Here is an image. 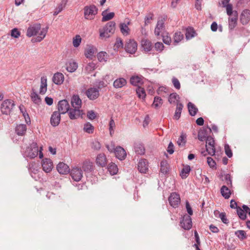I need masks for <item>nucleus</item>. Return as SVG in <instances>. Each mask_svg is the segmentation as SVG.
<instances>
[{"mask_svg":"<svg viewBox=\"0 0 250 250\" xmlns=\"http://www.w3.org/2000/svg\"><path fill=\"white\" fill-rule=\"evenodd\" d=\"M115 22L113 21H109L104 27L102 30H100V36L102 38H108L114 34L115 30Z\"/></svg>","mask_w":250,"mask_h":250,"instance_id":"obj_2","label":"nucleus"},{"mask_svg":"<svg viewBox=\"0 0 250 250\" xmlns=\"http://www.w3.org/2000/svg\"><path fill=\"white\" fill-rule=\"evenodd\" d=\"M82 42V38L79 35H76L73 39V45L75 47H78Z\"/></svg>","mask_w":250,"mask_h":250,"instance_id":"obj_53","label":"nucleus"},{"mask_svg":"<svg viewBox=\"0 0 250 250\" xmlns=\"http://www.w3.org/2000/svg\"><path fill=\"white\" fill-rule=\"evenodd\" d=\"M78 68V64L76 62H70L67 64L66 69L70 72H74Z\"/></svg>","mask_w":250,"mask_h":250,"instance_id":"obj_43","label":"nucleus"},{"mask_svg":"<svg viewBox=\"0 0 250 250\" xmlns=\"http://www.w3.org/2000/svg\"><path fill=\"white\" fill-rule=\"evenodd\" d=\"M21 32L18 28H15L11 31V36L13 38H18L20 36Z\"/></svg>","mask_w":250,"mask_h":250,"instance_id":"obj_58","label":"nucleus"},{"mask_svg":"<svg viewBox=\"0 0 250 250\" xmlns=\"http://www.w3.org/2000/svg\"><path fill=\"white\" fill-rule=\"evenodd\" d=\"M164 29V21L163 20H159L157 21L156 26L155 28L154 33L157 36L160 35V33Z\"/></svg>","mask_w":250,"mask_h":250,"instance_id":"obj_23","label":"nucleus"},{"mask_svg":"<svg viewBox=\"0 0 250 250\" xmlns=\"http://www.w3.org/2000/svg\"><path fill=\"white\" fill-rule=\"evenodd\" d=\"M125 50L129 54H134L137 49V43L134 40L126 41L125 46Z\"/></svg>","mask_w":250,"mask_h":250,"instance_id":"obj_5","label":"nucleus"},{"mask_svg":"<svg viewBox=\"0 0 250 250\" xmlns=\"http://www.w3.org/2000/svg\"><path fill=\"white\" fill-rule=\"evenodd\" d=\"M107 168L111 175L116 174L118 171L117 166L113 163H110L108 166Z\"/></svg>","mask_w":250,"mask_h":250,"instance_id":"obj_41","label":"nucleus"},{"mask_svg":"<svg viewBox=\"0 0 250 250\" xmlns=\"http://www.w3.org/2000/svg\"><path fill=\"white\" fill-rule=\"evenodd\" d=\"M42 150V146H39L36 142H33L26 147L23 154L25 157L30 159H34L39 155V158L42 159L43 157Z\"/></svg>","mask_w":250,"mask_h":250,"instance_id":"obj_1","label":"nucleus"},{"mask_svg":"<svg viewBox=\"0 0 250 250\" xmlns=\"http://www.w3.org/2000/svg\"><path fill=\"white\" fill-rule=\"evenodd\" d=\"M130 82L132 85L137 86L143 83V80L141 77L132 76L130 78Z\"/></svg>","mask_w":250,"mask_h":250,"instance_id":"obj_40","label":"nucleus"},{"mask_svg":"<svg viewBox=\"0 0 250 250\" xmlns=\"http://www.w3.org/2000/svg\"><path fill=\"white\" fill-rule=\"evenodd\" d=\"M115 127V123L114 120L111 118L109 121V129L110 131V135H112V133L114 132V129Z\"/></svg>","mask_w":250,"mask_h":250,"instance_id":"obj_59","label":"nucleus"},{"mask_svg":"<svg viewBox=\"0 0 250 250\" xmlns=\"http://www.w3.org/2000/svg\"><path fill=\"white\" fill-rule=\"evenodd\" d=\"M250 21V10H244L240 15V21L243 25L248 24Z\"/></svg>","mask_w":250,"mask_h":250,"instance_id":"obj_15","label":"nucleus"},{"mask_svg":"<svg viewBox=\"0 0 250 250\" xmlns=\"http://www.w3.org/2000/svg\"><path fill=\"white\" fill-rule=\"evenodd\" d=\"M235 235L241 240L245 239L247 238L246 232L243 230H238L235 232Z\"/></svg>","mask_w":250,"mask_h":250,"instance_id":"obj_50","label":"nucleus"},{"mask_svg":"<svg viewBox=\"0 0 250 250\" xmlns=\"http://www.w3.org/2000/svg\"><path fill=\"white\" fill-rule=\"evenodd\" d=\"M163 104L162 99L159 97H155L154 99L152 106L156 108L160 107Z\"/></svg>","mask_w":250,"mask_h":250,"instance_id":"obj_48","label":"nucleus"},{"mask_svg":"<svg viewBox=\"0 0 250 250\" xmlns=\"http://www.w3.org/2000/svg\"><path fill=\"white\" fill-rule=\"evenodd\" d=\"M179 96L176 93H173L169 95L168 97V102L170 104H177V103H179Z\"/></svg>","mask_w":250,"mask_h":250,"instance_id":"obj_39","label":"nucleus"},{"mask_svg":"<svg viewBox=\"0 0 250 250\" xmlns=\"http://www.w3.org/2000/svg\"><path fill=\"white\" fill-rule=\"evenodd\" d=\"M188 107L189 113L191 116H194L197 114L198 110L193 104L189 102L188 104Z\"/></svg>","mask_w":250,"mask_h":250,"instance_id":"obj_34","label":"nucleus"},{"mask_svg":"<svg viewBox=\"0 0 250 250\" xmlns=\"http://www.w3.org/2000/svg\"><path fill=\"white\" fill-rule=\"evenodd\" d=\"M185 35L187 40H190L195 36L196 32L192 27H189L186 29Z\"/></svg>","mask_w":250,"mask_h":250,"instance_id":"obj_36","label":"nucleus"},{"mask_svg":"<svg viewBox=\"0 0 250 250\" xmlns=\"http://www.w3.org/2000/svg\"><path fill=\"white\" fill-rule=\"evenodd\" d=\"M129 24V21L127 23H121L120 24L119 27L121 32L125 36H127L129 34L130 29L128 26Z\"/></svg>","mask_w":250,"mask_h":250,"instance_id":"obj_29","label":"nucleus"},{"mask_svg":"<svg viewBox=\"0 0 250 250\" xmlns=\"http://www.w3.org/2000/svg\"><path fill=\"white\" fill-rule=\"evenodd\" d=\"M148 162L146 159H141L138 164V169L143 173H146L148 169Z\"/></svg>","mask_w":250,"mask_h":250,"instance_id":"obj_18","label":"nucleus"},{"mask_svg":"<svg viewBox=\"0 0 250 250\" xmlns=\"http://www.w3.org/2000/svg\"><path fill=\"white\" fill-rule=\"evenodd\" d=\"M91 147L95 150H99L101 147V145L97 140H94L92 143Z\"/></svg>","mask_w":250,"mask_h":250,"instance_id":"obj_63","label":"nucleus"},{"mask_svg":"<svg viewBox=\"0 0 250 250\" xmlns=\"http://www.w3.org/2000/svg\"><path fill=\"white\" fill-rule=\"evenodd\" d=\"M15 106L14 102L12 100H4L1 104L0 110L2 114L8 115Z\"/></svg>","mask_w":250,"mask_h":250,"instance_id":"obj_4","label":"nucleus"},{"mask_svg":"<svg viewBox=\"0 0 250 250\" xmlns=\"http://www.w3.org/2000/svg\"><path fill=\"white\" fill-rule=\"evenodd\" d=\"M61 114L57 111L53 113L50 118V123L52 126H56L59 125L61 120Z\"/></svg>","mask_w":250,"mask_h":250,"instance_id":"obj_17","label":"nucleus"},{"mask_svg":"<svg viewBox=\"0 0 250 250\" xmlns=\"http://www.w3.org/2000/svg\"><path fill=\"white\" fill-rule=\"evenodd\" d=\"M161 172L164 174H166L168 171V164L166 161H162L161 162Z\"/></svg>","mask_w":250,"mask_h":250,"instance_id":"obj_46","label":"nucleus"},{"mask_svg":"<svg viewBox=\"0 0 250 250\" xmlns=\"http://www.w3.org/2000/svg\"><path fill=\"white\" fill-rule=\"evenodd\" d=\"M41 29L40 24H34L29 27L27 30L26 35L28 37H31L36 35Z\"/></svg>","mask_w":250,"mask_h":250,"instance_id":"obj_16","label":"nucleus"},{"mask_svg":"<svg viewBox=\"0 0 250 250\" xmlns=\"http://www.w3.org/2000/svg\"><path fill=\"white\" fill-rule=\"evenodd\" d=\"M224 147H225L226 154L227 155V156L229 158H231L232 156V153L231 150L230 148L229 147V145L226 144L225 145Z\"/></svg>","mask_w":250,"mask_h":250,"instance_id":"obj_62","label":"nucleus"},{"mask_svg":"<svg viewBox=\"0 0 250 250\" xmlns=\"http://www.w3.org/2000/svg\"><path fill=\"white\" fill-rule=\"evenodd\" d=\"M47 91V78L43 76L41 78V83L40 88V94H44Z\"/></svg>","mask_w":250,"mask_h":250,"instance_id":"obj_24","label":"nucleus"},{"mask_svg":"<svg viewBox=\"0 0 250 250\" xmlns=\"http://www.w3.org/2000/svg\"><path fill=\"white\" fill-rule=\"evenodd\" d=\"M142 47L144 51L148 52L152 49V43L149 41L144 39L142 41Z\"/></svg>","mask_w":250,"mask_h":250,"instance_id":"obj_25","label":"nucleus"},{"mask_svg":"<svg viewBox=\"0 0 250 250\" xmlns=\"http://www.w3.org/2000/svg\"><path fill=\"white\" fill-rule=\"evenodd\" d=\"M83 114V110L77 108H70L68 112L69 117L71 120H75L81 117Z\"/></svg>","mask_w":250,"mask_h":250,"instance_id":"obj_11","label":"nucleus"},{"mask_svg":"<svg viewBox=\"0 0 250 250\" xmlns=\"http://www.w3.org/2000/svg\"><path fill=\"white\" fill-rule=\"evenodd\" d=\"M64 81V76L62 73L57 72L54 74L52 81L57 85L61 84Z\"/></svg>","mask_w":250,"mask_h":250,"instance_id":"obj_20","label":"nucleus"},{"mask_svg":"<svg viewBox=\"0 0 250 250\" xmlns=\"http://www.w3.org/2000/svg\"><path fill=\"white\" fill-rule=\"evenodd\" d=\"M126 84V81L124 78H121L116 79L113 83V86L116 88H120Z\"/></svg>","mask_w":250,"mask_h":250,"instance_id":"obj_28","label":"nucleus"},{"mask_svg":"<svg viewBox=\"0 0 250 250\" xmlns=\"http://www.w3.org/2000/svg\"><path fill=\"white\" fill-rule=\"evenodd\" d=\"M83 170L86 172H89L92 171L93 169L92 163L90 161H85L83 164L82 166Z\"/></svg>","mask_w":250,"mask_h":250,"instance_id":"obj_42","label":"nucleus"},{"mask_svg":"<svg viewBox=\"0 0 250 250\" xmlns=\"http://www.w3.org/2000/svg\"><path fill=\"white\" fill-rule=\"evenodd\" d=\"M71 103L73 108L81 109L82 106V100L78 95H75L72 96Z\"/></svg>","mask_w":250,"mask_h":250,"instance_id":"obj_19","label":"nucleus"},{"mask_svg":"<svg viewBox=\"0 0 250 250\" xmlns=\"http://www.w3.org/2000/svg\"><path fill=\"white\" fill-rule=\"evenodd\" d=\"M30 97L32 102L34 104H39L41 103V99L40 97L33 89L31 93Z\"/></svg>","mask_w":250,"mask_h":250,"instance_id":"obj_31","label":"nucleus"},{"mask_svg":"<svg viewBox=\"0 0 250 250\" xmlns=\"http://www.w3.org/2000/svg\"><path fill=\"white\" fill-rule=\"evenodd\" d=\"M208 135V133L206 129H201L198 133V139L201 141H203L209 136Z\"/></svg>","mask_w":250,"mask_h":250,"instance_id":"obj_33","label":"nucleus"},{"mask_svg":"<svg viewBox=\"0 0 250 250\" xmlns=\"http://www.w3.org/2000/svg\"><path fill=\"white\" fill-rule=\"evenodd\" d=\"M107 10H104L102 13V15L103 16L102 21H106L112 19L114 16L115 14L114 12H110L109 13H107Z\"/></svg>","mask_w":250,"mask_h":250,"instance_id":"obj_30","label":"nucleus"},{"mask_svg":"<svg viewBox=\"0 0 250 250\" xmlns=\"http://www.w3.org/2000/svg\"><path fill=\"white\" fill-rule=\"evenodd\" d=\"M96 163L101 167H104L107 164L106 156L103 153L98 154L96 158Z\"/></svg>","mask_w":250,"mask_h":250,"instance_id":"obj_21","label":"nucleus"},{"mask_svg":"<svg viewBox=\"0 0 250 250\" xmlns=\"http://www.w3.org/2000/svg\"><path fill=\"white\" fill-rule=\"evenodd\" d=\"M153 14L151 13L148 14L145 18V24L146 25L150 23V21L153 19Z\"/></svg>","mask_w":250,"mask_h":250,"instance_id":"obj_61","label":"nucleus"},{"mask_svg":"<svg viewBox=\"0 0 250 250\" xmlns=\"http://www.w3.org/2000/svg\"><path fill=\"white\" fill-rule=\"evenodd\" d=\"M222 195L225 199H229L231 194L230 189L226 186H223L220 189Z\"/></svg>","mask_w":250,"mask_h":250,"instance_id":"obj_35","label":"nucleus"},{"mask_svg":"<svg viewBox=\"0 0 250 250\" xmlns=\"http://www.w3.org/2000/svg\"><path fill=\"white\" fill-rule=\"evenodd\" d=\"M110 82V81L109 80L108 82H105L104 81H100L97 80L95 82V84L97 86V89H101L102 88L106 87L108 84H109Z\"/></svg>","mask_w":250,"mask_h":250,"instance_id":"obj_47","label":"nucleus"},{"mask_svg":"<svg viewBox=\"0 0 250 250\" xmlns=\"http://www.w3.org/2000/svg\"><path fill=\"white\" fill-rule=\"evenodd\" d=\"M237 213L238 216L243 220H244L247 218V215L244 210L242 209L240 207H238L236 209Z\"/></svg>","mask_w":250,"mask_h":250,"instance_id":"obj_52","label":"nucleus"},{"mask_svg":"<svg viewBox=\"0 0 250 250\" xmlns=\"http://www.w3.org/2000/svg\"><path fill=\"white\" fill-rule=\"evenodd\" d=\"M154 47L156 51L161 52L164 50L165 46L161 42H157L155 43Z\"/></svg>","mask_w":250,"mask_h":250,"instance_id":"obj_57","label":"nucleus"},{"mask_svg":"<svg viewBox=\"0 0 250 250\" xmlns=\"http://www.w3.org/2000/svg\"><path fill=\"white\" fill-rule=\"evenodd\" d=\"M224 7L226 8L227 14L229 16L233 15L234 12H237L236 11L232 10V6L231 4H228Z\"/></svg>","mask_w":250,"mask_h":250,"instance_id":"obj_54","label":"nucleus"},{"mask_svg":"<svg viewBox=\"0 0 250 250\" xmlns=\"http://www.w3.org/2000/svg\"><path fill=\"white\" fill-rule=\"evenodd\" d=\"M206 150L208 154L213 156L215 153V148L214 146H206Z\"/></svg>","mask_w":250,"mask_h":250,"instance_id":"obj_60","label":"nucleus"},{"mask_svg":"<svg viewBox=\"0 0 250 250\" xmlns=\"http://www.w3.org/2000/svg\"><path fill=\"white\" fill-rule=\"evenodd\" d=\"M187 142V135L184 132H182L178 138L177 143L179 146H184Z\"/></svg>","mask_w":250,"mask_h":250,"instance_id":"obj_37","label":"nucleus"},{"mask_svg":"<svg viewBox=\"0 0 250 250\" xmlns=\"http://www.w3.org/2000/svg\"><path fill=\"white\" fill-rule=\"evenodd\" d=\"M96 68V64L93 62H89L87 64L85 67V70L88 72L90 73Z\"/></svg>","mask_w":250,"mask_h":250,"instance_id":"obj_56","label":"nucleus"},{"mask_svg":"<svg viewBox=\"0 0 250 250\" xmlns=\"http://www.w3.org/2000/svg\"><path fill=\"white\" fill-rule=\"evenodd\" d=\"M98 60L101 62H106L107 59V54L105 52H100L98 54Z\"/></svg>","mask_w":250,"mask_h":250,"instance_id":"obj_49","label":"nucleus"},{"mask_svg":"<svg viewBox=\"0 0 250 250\" xmlns=\"http://www.w3.org/2000/svg\"><path fill=\"white\" fill-rule=\"evenodd\" d=\"M190 170L191 168L189 166L186 165L184 166L180 172L181 178L183 179H186L188 176Z\"/></svg>","mask_w":250,"mask_h":250,"instance_id":"obj_32","label":"nucleus"},{"mask_svg":"<svg viewBox=\"0 0 250 250\" xmlns=\"http://www.w3.org/2000/svg\"><path fill=\"white\" fill-rule=\"evenodd\" d=\"M95 53V48L93 47H89L85 52V55L86 58H91Z\"/></svg>","mask_w":250,"mask_h":250,"instance_id":"obj_55","label":"nucleus"},{"mask_svg":"<svg viewBox=\"0 0 250 250\" xmlns=\"http://www.w3.org/2000/svg\"><path fill=\"white\" fill-rule=\"evenodd\" d=\"M68 0H62L61 2L58 5V6L55 9L53 12V15L56 16L59 13L61 12L63 9L65 8Z\"/></svg>","mask_w":250,"mask_h":250,"instance_id":"obj_22","label":"nucleus"},{"mask_svg":"<svg viewBox=\"0 0 250 250\" xmlns=\"http://www.w3.org/2000/svg\"><path fill=\"white\" fill-rule=\"evenodd\" d=\"M134 151L137 154L143 155L145 152L144 146L140 143H135L134 146Z\"/></svg>","mask_w":250,"mask_h":250,"instance_id":"obj_27","label":"nucleus"},{"mask_svg":"<svg viewBox=\"0 0 250 250\" xmlns=\"http://www.w3.org/2000/svg\"><path fill=\"white\" fill-rule=\"evenodd\" d=\"M183 108V105L181 103H177L175 112L174 115V118L176 120H178L180 116L182 110Z\"/></svg>","mask_w":250,"mask_h":250,"instance_id":"obj_38","label":"nucleus"},{"mask_svg":"<svg viewBox=\"0 0 250 250\" xmlns=\"http://www.w3.org/2000/svg\"><path fill=\"white\" fill-rule=\"evenodd\" d=\"M114 153L116 158L120 160H124L126 156V153L125 150L121 146H117L114 149Z\"/></svg>","mask_w":250,"mask_h":250,"instance_id":"obj_14","label":"nucleus"},{"mask_svg":"<svg viewBox=\"0 0 250 250\" xmlns=\"http://www.w3.org/2000/svg\"><path fill=\"white\" fill-rule=\"evenodd\" d=\"M84 17L85 19L91 20L94 19L98 13V8L94 5L86 6L84 7Z\"/></svg>","mask_w":250,"mask_h":250,"instance_id":"obj_3","label":"nucleus"},{"mask_svg":"<svg viewBox=\"0 0 250 250\" xmlns=\"http://www.w3.org/2000/svg\"><path fill=\"white\" fill-rule=\"evenodd\" d=\"M115 49H118L120 48L123 47V42L120 38H118L114 44Z\"/></svg>","mask_w":250,"mask_h":250,"instance_id":"obj_64","label":"nucleus"},{"mask_svg":"<svg viewBox=\"0 0 250 250\" xmlns=\"http://www.w3.org/2000/svg\"><path fill=\"white\" fill-rule=\"evenodd\" d=\"M27 130L26 125L24 124L18 125L15 129V131L18 135H24Z\"/></svg>","mask_w":250,"mask_h":250,"instance_id":"obj_26","label":"nucleus"},{"mask_svg":"<svg viewBox=\"0 0 250 250\" xmlns=\"http://www.w3.org/2000/svg\"><path fill=\"white\" fill-rule=\"evenodd\" d=\"M85 94L89 100H94L99 96V90L96 88L91 87L86 91Z\"/></svg>","mask_w":250,"mask_h":250,"instance_id":"obj_10","label":"nucleus"},{"mask_svg":"<svg viewBox=\"0 0 250 250\" xmlns=\"http://www.w3.org/2000/svg\"><path fill=\"white\" fill-rule=\"evenodd\" d=\"M70 172L72 178L75 181H80L83 177V173L81 168L74 167Z\"/></svg>","mask_w":250,"mask_h":250,"instance_id":"obj_8","label":"nucleus"},{"mask_svg":"<svg viewBox=\"0 0 250 250\" xmlns=\"http://www.w3.org/2000/svg\"><path fill=\"white\" fill-rule=\"evenodd\" d=\"M238 13L234 12L233 15L229 16L228 19L229 27V30H232L237 24Z\"/></svg>","mask_w":250,"mask_h":250,"instance_id":"obj_12","label":"nucleus"},{"mask_svg":"<svg viewBox=\"0 0 250 250\" xmlns=\"http://www.w3.org/2000/svg\"><path fill=\"white\" fill-rule=\"evenodd\" d=\"M58 109L59 112L61 114L68 113L70 109L68 102L66 100L60 101L58 104Z\"/></svg>","mask_w":250,"mask_h":250,"instance_id":"obj_7","label":"nucleus"},{"mask_svg":"<svg viewBox=\"0 0 250 250\" xmlns=\"http://www.w3.org/2000/svg\"><path fill=\"white\" fill-rule=\"evenodd\" d=\"M94 129V126L90 123L87 122L84 125L83 130L85 132L92 134L93 133Z\"/></svg>","mask_w":250,"mask_h":250,"instance_id":"obj_44","label":"nucleus"},{"mask_svg":"<svg viewBox=\"0 0 250 250\" xmlns=\"http://www.w3.org/2000/svg\"><path fill=\"white\" fill-rule=\"evenodd\" d=\"M136 91L137 94L139 98H142L143 100L145 99V98H146V94L145 89L143 88L140 86H138L137 88Z\"/></svg>","mask_w":250,"mask_h":250,"instance_id":"obj_45","label":"nucleus"},{"mask_svg":"<svg viewBox=\"0 0 250 250\" xmlns=\"http://www.w3.org/2000/svg\"><path fill=\"white\" fill-rule=\"evenodd\" d=\"M180 225L185 230L190 229L192 226L190 216L187 214L184 215L183 216L182 220L180 221Z\"/></svg>","mask_w":250,"mask_h":250,"instance_id":"obj_6","label":"nucleus"},{"mask_svg":"<svg viewBox=\"0 0 250 250\" xmlns=\"http://www.w3.org/2000/svg\"><path fill=\"white\" fill-rule=\"evenodd\" d=\"M184 38L183 35L180 32H176L174 35L173 40L175 43H179Z\"/></svg>","mask_w":250,"mask_h":250,"instance_id":"obj_51","label":"nucleus"},{"mask_svg":"<svg viewBox=\"0 0 250 250\" xmlns=\"http://www.w3.org/2000/svg\"><path fill=\"white\" fill-rule=\"evenodd\" d=\"M180 201L179 195L176 192L171 193L168 198L169 204L174 208L178 207V205L180 203Z\"/></svg>","mask_w":250,"mask_h":250,"instance_id":"obj_9","label":"nucleus"},{"mask_svg":"<svg viewBox=\"0 0 250 250\" xmlns=\"http://www.w3.org/2000/svg\"><path fill=\"white\" fill-rule=\"evenodd\" d=\"M56 168L59 173L66 174L70 172L69 167L63 162H60L57 166Z\"/></svg>","mask_w":250,"mask_h":250,"instance_id":"obj_13","label":"nucleus"}]
</instances>
